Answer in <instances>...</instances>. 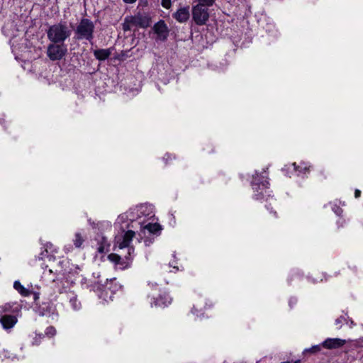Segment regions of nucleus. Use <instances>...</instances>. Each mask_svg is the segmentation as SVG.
<instances>
[{"label": "nucleus", "mask_w": 363, "mask_h": 363, "mask_svg": "<svg viewBox=\"0 0 363 363\" xmlns=\"http://www.w3.org/2000/svg\"><path fill=\"white\" fill-rule=\"evenodd\" d=\"M69 303L73 310L77 311L81 308V303L78 301L77 296L73 293H69L67 295Z\"/></svg>", "instance_id": "aec40b11"}, {"label": "nucleus", "mask_w": 363, "mask_h": 363, "mask_svg": "<svg viewBox=\"0 0 363 363\" xmlns=\"http://www.w3.org/2000/svg\"><path fill=\"white\" fill-rule=\"evenodd\" d=\"M333 210L337 216H340L341 213H342V209L340 208L339 207L333 208Z\"/></svg>", "instance_id": "c756f323"}, {"label": "nucleus", "mask_w": 363, "mask_h": 363, "mask_svg": "<svg viewBox=\"0 0 363 363\" xmlns=\"http://www.w3.org/2000/svg\"><path fill=\"white\" fill-rule=\"evenodd\" d=\"M13 288L24 297H28L31 294V291L25 288L19 281H15L13 283Z\"/></svg>", "instance_id": "6ab92c4d"}, {"label": "nucleus", "mask_w": 363, "mask_h": 363, "mask_svg": "<svg viewBox=\"0 0 363 363\" xmlns=\"http://www.w3.org/2000/svg\"><path fill=\"white\" fill-rule=\"evenodd\" d=\"M17 322V314H4L0 316V324L6 330L13 328Z\"/></svg>", "instance_id": "9b49d317"}, {"label": "nucleus", "mask_w": 363, "mask_h": 363, "mask_svg": "<svg viewBox=\"0 0 363 363\" xmlns=\"http://www.w3.org/2000/svg\"><path fill=\"white\" fill-rule=\"evenodd\" d=\"M140 236L141 237V239H143L142 234L145 236L146 231H147L150 234L159 235L162 230L160 225L157 223L150 222V220H148L147 223H145V224L140 227Z\"/></svg>", "instance_id": "9d476101"}, {"label": "nucleus", "mask_w": 363, "mask_h": 363, "mask_svg": "<svg viewBox=\"0 0 363 363\" xmlns=\"http://www.w3.org/2000/svg\"><path fill=\"white\" fill-rule=\"evenodd\" d=\"M111 53H112V50L111 48L98 49V50H95L94 51V57L100 61H103V60L108 59L110 57V55H111Z\"/></svg>", "instance_id": "a211bd4d"}, {"label": "nucleus", "mask_w": 363, "mask_h": 363, "mask_svg": "<svg viewBox=\"0 0 363 363\" xmlns=\"http://www.w3.org/2000/svg\"><path fill=\"white\" fill-rule=\"evenodd\" d=\"M97 247L96 250L99 253H104L106 251L108 250L109 243L107 239L104 236H99L97 238Z\"/></svg>", "instance_id": "f3484780"}, {"label": "nucleus", "mask_w": 363, "mask_h": 363, "mask_svg": "<svg viewBox=\"0 0 363 363\" xmlns=\"http://www.w3.org/2000/svg\"><path fill=\"white\" fill-rule=\"evenodd\" d=\"M72 30L65 22L58 23L49 27L47 30L48 39L54 43H65L69 38Z\"/></svg>", "instance_id": "20e7f679"}, {"label": "nucleus", "mask_w": 363, "mask_h": 363, "mask_svg": "<svg viewBox=\"0 0 363 363\" xmlns=\"http://www.w3.org/2000/svg\"><path fill=\"white\" fill-rule=\"evenodd\" d=\"M136 0H123L124 2L128 4H132L134 3Z\"/></svg>", "instance_id": "f704fd0d"}, {"label": "nucleus", "mask_w": 363, "mask_h": 363, "mask_svg": "<svg viewBox=\"0 0 363 363\" xmlns=\"http://www.w3.org/2000/svg\"><path fill=\"white\" fill-rule=\"evenodd\" d=\"M361 195V191L358 189H356L354 191V196L355 198H359Z\"/></svg>", "instance_id": "2f4dec72"}, {"label": "nucleus", "mask_w": 363, "mask_h": 363, "mask_svg": "<svg viewBox=\"0 0 363 363\" xmlns=\"http://www.w3.org/2000/svg\"><path fill=\"white\" fill-rule=\"evenodd\" d=\"M74 245L76 247L79 248L84 242V239L79 233L74 234V238L73 239Z\"/></svg>", "instance_id": "5701e85b"}, {"label": "nucleus", "mask_w": 363, "mask_h": 363, "mask_svg": "<svg viewBox=\"0 0 363 363\" xmlns=\"http://www.w3.org/2000/svg\"><path fill=\"white\" fill-rule=\"evenodd\" d=\"M44 337V335L43 334H38L36 335L35 337L33 339V345H39L41 342V340Z\"/></svg>", "instance_id": "bb28decb"}, {"label": "nucleus", "mask_w": 363, "mask_h": 363, "mask_svg": "<svg viewBox=\"0 0 363 363\" xmlns=\"http://www.w3.org/2000/svg\"><path fill=\"white\" fill-rule=\"evenodd\" d=\"M345 342V340L340 338H328L322 343V346L327 349H335L343 346Z\"/></svg>", "instance_id": "4468645a"}, {"label": "nucleus", "mask_w": 363, "mask_h": 363, "mask_svg": "<svg viewBox=\"0 0 363 363\" xmlns=\"http://www.w3.org/2000/svg\"><path fill=\"white\" fill-rule=\"evenodd\" d=\"M206 4H198L192 8V18L196 25L202 26L208 21L209 13Z\"/></svg>", "instance_id": "6e6552de"}, {"label": "nucleus", "mask_w": 363, "mask_h": 363, "mask_svg": "<svg viewBox=\"0 0 363 363\" xmlns=\"http://www.w3.org/2000/svg\"><path fill=\"white\" fill-rule=\"evenodd\" d=\"M135 232L131 230H127L123 235H117L115 238L116 245L119 249L128 248V255L122 257L118 254H110L108 259L116 265L119 266L121 269H125L130 266L133 259L132 254L134 252V248L130 246V243L135 236Z\"/></svg>", "instance_id": "f257e3e1"}, {"label": "nucleus", "mask_w": 363, "mask_h": 363, "mask_svg": "<svg viewBox=\"0 0 363 363\" xmlns=\"http://www.w3.org/2000/svg\"><path fill=\"white\" fill-rule=\"evenodd\" d=\"M161 4L164 8L169 9L171 7L172 1L171 0H162Z\"/></svg>", "instance_id": "c85d7f7f"}, {"label": "nucleus", "mask_w": 363, "mask_h": 363, "mask_svg": "<svg viewBox=\"0 0 363 363\" xmlns=\"http://www.w3.org/2000/svg\"><path fill=\"white\" fill-rule=\"evenodd\" d=\"M42 278L48 283L54 282L57 279V275L52 272V269H45L43 273Z\"/></svg>", "instance_id": "412c9836"}, {"label": "nucleus", "mask_w": 363, "mask_h": 363, "mask_svg": "<svg viewBox=\"0 0 363 363\" xmlns=\"http://www.w3.org/2000/svg\"><path fill=\"white\" fill-rule=\"evenodd\" d=\"M321 345H313L310 348L306 349L304 352H311V353H317L320 351Z\"/></svg>", "instance_id": "b1692460"}, {"label": "nucleus", "mask_w": 363, "mask_h": 363, "mask_svg": "<svg viewBox=\"0 0 363 363\" xmlns=\"http://www.w3.org/2000/svg\"><path fill=\"white\" fill-rule=\"evenodd\" d=\"M2 354H3V357L6 359H9L11 360H14V359H17V357L15 354H13V353H11L8 350H4L2 352Z\"/></svg>", "instance_id": "a878e982"}, {"label": "nucleus", "mask_w": 363, "mask_h": 363, "mask_svg": "<svg viewBox=\"0 0 363 363\" xmlns=\"http://www.w3.org/2000/svg\"><path fill=\"white\" fill-rule=\"evenodd\" d=\"M343 320H344V318H337V319L335 320V324H336L337 325H340L339 328L341 327V324H342V323Z\"/></svg>", "instance_id": "7c9ffc66"}, {"label": "nucleus", "mask_w": 363, "mask_h": 363, "mask_svg": "<svg viewBox=\"0 0 363 363\" xmlns=\"http://www.w3.org/2000/svg\"><path fill=\"white\" fill-rule=\"evenodd\" d=\"M52 247V245L51 243L48 244V245H46V247H47V248H46V250H46V252H48V247L51 250V247Z\"/></svg>", "instance_id": "c9c22d12"}, {"label": "nucleus", "mask_w": 363, "mask_h": 363, "mask_svg": "<svg viewBox=\"0 0 363 363\" xmlns=\"http://www.w3.org/2000/svg\"><path fill=\"white\" fill-rule=\"evenodd\" d=\"M251 186L253 191L252 197L255 200L262 201L270 196L269 183L265 170L255 172L252 175Z\"/></svg>", "instance_id": "7ed1b4c3"}, {"label": "nucleus", "mask_w": 363, "mask_h": 363, "mask_svg": "<svg viewBox=\"0 0 363 363\" xmlns=\"http://www.w3.org/2000/svg\"><path fill=\"white\" fill-rule=\"evenodd\" d=\"M153 30L160 40H165L169 35V29L164 21H160L153 26Z\"/></svg>", "instance_id": "f8f14e48"}, {"label": "nucleus", "mask_w": 363, "mask_h": 363, "mask_svg": "<svg viewBox=\"0 0 363 363\" xmlns=\"http://www.w3.org/2000/svg\"><path fill=\"white\" fill-rule=\"evenodd\" d=\"M194 310H196V311H197V310H198V309H196V308L195 306H193V310H192V312H193V313H194Z\"/></svg>", "instance_id": "e433bc0d"}, {"label": "nucleus", "mask_w": 363, "mask_h": 363, "mask_svg": "<svg viewBox=\"0 0 363 363\" xmlns=\"http://www.w3.org/2000/svg\"><path fill=\"white\" fill-rule=\"evenodd\" d=\"M144 242H145V245L146 246L150 245L152 242V241L151 240H149V239H145V240H144Z\"/></svg>", "instance_id": "473e14b6"}, {"label": "nucleus", "mask_w": 363, "mask_h": 363, "mask_svg": "<svg viewBox=\"0 0 363 363\" xmlns=\"http://www.w3.org/2000/svg\"><path fill=\"white\" fill-rule=\"evenodd\" d=\"M52 252H57V250L56 249L52 250Z\"/></svg>", "instance_id": "4c0bfd02"}, {"label": "nucleus", "mask_w": 363, "mask_h": 363, "mask_svg": "<svg viewBox=\"0 0 363 363\" xmlns=\"http://www.w3.org/2000/svg\"><path fill=\"white\" fill-rule=\"evenodd\" d=\"M155 217L154 207L151 204L143 203L130 208L125 213L118 216V223H136L140 227Z\"/></svg>", "instance_id": "f03ea898"}, {"label": "nucleus", "mask_w": 363, "mask_h": 363, "mask_svg": "<svg viewBox=\"0 0 363 363\" xmlns=\"http://www.w3.org/2000/svg\"><path fill=\"white\" fill-rule=\"evenodd\" d=\"M172 298L167 293H163L154 301V305L159 307H165L172 303ZM153 305V303H151Z\"/></svg>", "instance_id": "dca6fc26"}, {"label": "nucleus", "mask_w": 363, "mask_h": 363, "mask_svg": "<svg viewBox=\"0 0 363 363\" xmlns=\"http://www.w3.org/2000/svg\"><path fill=\"white\" fill-rule=\"evenodd\" d=\"M190 16L189 7L185 6L179 9L174 14L173 17L179 23L186 22Z\"/></svg>", "instance_id": "ddd939ff"}, {"label": "nucleus", "mask_w": 363, "mask_h": 363, "mask_svg": "<svg viewBox=\"0 0 363 363\" xmlns=\"http://www.w3.org/2000/svg\"><path fill=\"white\" fill-rule=\"evenodd\" d=\"M45 333L47 336L52 337L56 334V329L52 326H49L45 329Z\"/></svg>", "instance_id": "393cba45"}, {"label": "nucleus", "mask_w": 363, "mask_h": 363, "mask_svg": "<svg viewBox=\"0 0 363 363\" xmlns=\"http://www.w3.org/2000/svg\"><path fill=\"white\" fill-rule=\"evenodd\" d=\"M282 171L289 177H291L294 174L298 177H304L309 171V166L305 162L301 163L299 166H297L296 163H292L285 165Z\"/></svg>", "instance_id": "1a4fd4ad"}, {"label": "nucleus", "mask_w": 363, "mask_h": 363, "mask_svg": "<svg viewBox=\"0 0 363 363\" xmlns=\"http://www.w3.org/2000/svg\"><path fill=\"white\" fill-rule=\"evenodd\" d=\"M115 281H116V279H111V280H110L109 282H107L105 286V289L111 291V294L113 293L116 292V291H118L121 288L120 286H118L116 283H114Z\"/></svg>", "instance_id": "4be33fe9"}, {"label": "nucleus", "mask_w": 363, "mask_h": 363, "mask_svg": "<svg viewBox=\"0 0 363 363\" xmlns=\"http://www.w3.org/2000/svg\"><path fill=\"white\" fill-rule=\"evenodd\" d=\"M67 50L65 43H52L48 45L46 54L51 61H60L65 57Z\"/></svg>", "instance_id": "0eeeda50"}, {"label": "nucleus", "mask_w": 363, "mask_h": 363, "mask_svg": "<svg viewBox=\"0 0 363 363\" xmlns=\"http://www.w3.org/2000/svg\"><path fill=\"white\" fill-rule=\"evenodd\" d=\"M94 25L88 18H82L75 30L76 38L78 40H86L91 41L94 38Z\"/></svg>", "instance_id": "423d86ee"}, {"label": "nucleus", "mask_w": 363, "mask_h": 363, "mask_svg": "<svg viewBox=\"0 0 363 363\" xmlns=\"http://www.w3.org/2000/svg\"><path fill=\"white\" fill-rule=\"evenodd\" d=\"M150 24V18L145 14L138 13L134 16H127L123 23V30L129 31L137 28H147Z\"/></svg>", "instance_id": "39448f33"}, {"label": "nucleus", "mask_w": 363, "mask_h": 363, "mask_svg": "<svg viewBox=\"0 0 363 363\" xmlns=\"http://www.w3.org/2000/svg\"><path fill=\"white\" fill-rule=\"evenodd\" d=\"M215 0H199V4H206L207 6H212Z\"/></svg>", "instance_id": "cd10ccee"}, {"label": "nucleus", "mask_w": 363, "mask_h": 363, "mask_svg": "<svg viewBox=\"0 0 363 363\" xmlns=\"http://www.w3.org/2000/svg\"><path fill=\"white\" fill-rule=\"evenodd\" d=\"M296 303V298H291L289 300V305L291 306L292 304H295Z\"/></svg>", "instance_id": "72a5a7b5"}, {"label": "nucleus", "mask_w": 363, "mask_h": 363, "mask_svg": "<svg viewBox=\"0 0 363 363\" xmlns=\"http://www.w3.org/2000/svg\"><path fill=\"white\" fill-rule=\"evenodd\" d=\"M21 307L16 303H7L0 306V316L4 314H17L20 311Z\"/></svg>", "instance_id": "2eb2a0df"}]
</instances>
